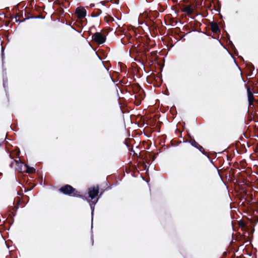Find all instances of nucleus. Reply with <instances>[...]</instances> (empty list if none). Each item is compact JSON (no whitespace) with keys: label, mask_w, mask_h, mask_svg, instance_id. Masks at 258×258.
I'll return each instance as SVG.
<instances>
[{"label":"nucleus","mask_w":258,"mask_h":258,"mask_svg":"<svg viewBox=\"0 0 258 258\" xmlns=\"http://www.w3.org/2000/svg\"><path fill=\"white\" fill-rule=\"evenodd\" d=\"M60 190L64 194L74 196L76 195L75 193V189L70 185H66L61 187Z\"/></svg>","instance_id":"2"},{"label":"nucleus","mask_w":258,"mask_h":258,"mask_svg":"<svg viewBox=\"0 0 258 258\" xmlns=\"http://www.w3.org/2000/svg\"><path fill=\"white\" fill-rule=\"evenodd\" d=\"M20 164L22 166V168L20 169L21 171H26L28 173H33L35 171L34 168L33 167H29L27 165L23 163H21Z\"/></svg>","instance_id":"5"},{"label":"nucleus","mask_w":258,"mask_h":258,"mask_svg":"<svg viewBox=\"0 0 258 258\" xmlns=\"http://www.w3.org/2000/svg\"><path fill=\"white\" fill-rule=\"evenodd\" d=\"M247 92H248V97L249 104L251 105V104H252V101H253V95L250 92L249 89H247Z\"/></svg>","instance_id":"8"},{"label":"nucleus","mask_w":258,"mask_h":258,"mask_svg":"<svg viewBox=\"0 0 258 258\" xmlns=\"http://www.w3.org/2000/svg\"><path fill=\"white\" fill-rule=\"evenodd\" d=\"M192 145L195 146L197 148H198V146H199V147H200L201 148H202L203 149V147H201V146H200L197 143H196L195 141L192 142L191 143Z\"/></svg>","instance_id":"9"},{"label":"nucleus","mask_w":258,"mask_h":258,"mask_svg":"<svg viewBox=\"0 0 258 258\" xmlns=\"http://www.w3.org/2000/svg\"><path fill=\"white\" fill-rule=\"evenodd\" d=\"M211 29L214 33H216L219 31V27L217 24L213 23L211 24Z\"/></svg>","instance_id":"7"},{"label":"nucleus","mask_w":258,"mask_h":258,"mask_svg":"<svg viewBox=\"0 0 258 258\" xmlns=\"http://www.w3.org/2000/svg\"><path fill=\"white\" fill-rule=\"evenodd\" d=\"M76 12L78 17L80 18L85 17L86 15V11L83 8H77L76 10Z\"/></svg>","instance_id":"4"},{"label":"nucleus","mask_w":258,"mask_h":258,"mask_svg":"<svg viewBox=\"0 0 258 258\" xmlns=\"http://www.w3.org/2000/svg\"><path fill=\"white\" fill-rule=\"evenodd\" d=\"M1 146V144H0V146Z\"/></svg>","instance_id":"10"},{"label":"nucleus","mask_w":258,"mask_h":258,"mask_svg":"<svg viewBox=\"0 0 258 258\" xmlns=\"http://www.w3.org/2000/svg\"><path fill=\"white\" fill-rule=\"evenodd\" d=\"M92 39L99 44H102L105 41V36L100 32H96L92 36Z\"/></svg>","instance_id":"3"},{"label":"nucleus","mask_w":258,"mask_h":258,"mask_svg":"<svg viewBox=\"0 0 258 258\" xmlns=\"http://www.w3.org/2000/svg\"><path fill=\"white\" fill-rule=\"evenodd\" d=\"M183 11L187 14H191L193 12V9L190 6H186L184 8Z\"/></svg>","instance_id":"6"},{"label":"nucleus","mask_w":258,"mask_h":258,"mask_svg":"<svg viewBox=\"0 0 258 258\" xmlns=\"http://www.w3.org/2000/svg\"><path fill=\"white\" fill-rule=\"evenodd\" d=\"M98 193L99 187L98 186H94L88 188L89 197L91 199V201L90 202L91 209L93 208L92 206L94 205L98 201Z\"/></svg>","instance_id":"1"}]
</instances>
